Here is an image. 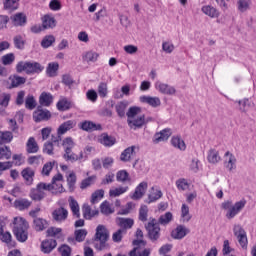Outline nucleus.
<instances>
[{
    "label": "nucleus",
    "mask_w": 256,
    "mask_h": 256,
    "mask_svg": "<svg viewBox=\"0 0 256 256\" xmlns=\"http://www.w3.org/2000/svg\"><path fill=\"white\" fill-rule=\"evenodd\" d=\"M53 43H55V36L48 35L42 39L41 47H43V49H49V47H51V45H53Z\"/></svg>",
    "instance_id": "obj_58"
},
{
    "label": "nucleus",
    "mask_w": 256,
    "mask_h": 256,
    "mask_svg": "<svg viewBox=\"0 0 256 256\" xmlns=\"http://www.w3.org/2000/svg\"><path fill=\"white\" fill-rule=\"evenodd\" d=\"M80 128L83 131H99V129H101V125H97L91 121H84L81 123Z\"/></svg>",
    "instance_id": "obj_47"
},
{
    "label": "nucleus",
    "mask_w": 256,
    "mask_h": 256,
    "mask_svg": "<svg viewBox=\"0 0 256 256\" xmlns=\"http://www.w3.org/2000/svg\"><path fill=\"white\" fill-rule=\"evenodd\" d=\"M109 93L108 87H107V83L106 82H101L98 85V95L99 97H101L102 99H105V97H107Z\"/></svg>",
    "instance_id": "obj_61"
},
{
    "label": "nucleus",
    "mask_w": 256,
    "mask_h": 256,
    "mask_svg": "<svg viewBox=\"0 0 256 256\" xmlns=\"http://www.w3.org/2000/svg\"><path fill=\"white\" fill-rule=\"evenodd\" d=\"M155 87L157 91H159L163 95H175V93H177L175 87L170 86L169 84H165L163 82H156Z\"/></svg>",
    "instance_id": "obj_18"
},
{
    "label": "nucleus",
    "mask_w": 256,
    "mask_h": 256,
    "mask_svg": "<svg viewBox=\"0 0 256 256\" xmlns=\"http://www.w3.org/2000/svg\"><path fill=\"white\" fill-rule=\"evenodd\" d=\"M11 148L9 146H0V159H6L9 160L11 159Z\"/></svg>",
    "instance_id": "obj_59"
},
{
    "label": "nucleus",
    "mask_w": 256,
    "mask_h": 256,
    "mask_svg": "<svg viewBox=\"0 0 256 256\" xmlns=\"http://www.w3.org/2000/svg\"><path fill=\"white\" fill-rule=\"evenodd\" d=\"M46 237H51L52 239H63V229L51 226L46 231Z\"/></svg>",
    "instance_id": "obj_27"
},
{
    "label": "nucleus",
    "mask_w": 256,
    "mask_h": 256,
    "mask_svg": "<svg viewBox=\"0 0 256 256\" xmlns=\"http://www.w3.org/2000/svg\"><path fill=\"white\" fill-rule=\"evenodd\" d=\"M25 107L27 109H29V111H33V109H35L37 107V100H35V96L29 94L27 97H26V100H25Z\"/></svg>",
    "instance_id": "obj_53"
},
{
    "label": "nucleus",
    "mask_w": 256,
    "mask_h": 256,
    "mask_svg": "<svg viewBox=\"0 0 256 256\" xmlns=\"http://www.w3.org/2000/svg\"><path fill=\"white\" fill-rule=\"evenodd\" d=\"M10 19L15 27H23L27 23V16L23 13H16Z\"/></svg>",
    "instance_id": "obj_30"
},
{
    "label": "nucleus",
    "mask_w": 256,
    "mask_h": 256,
    "mask_svg": "<svg viewBox=\"0 0 256 256\" xmlns=\"http://www.w3.org/2000/svg\"><path fill=\"white\" fill-rule=\"evenodd\" d=\"M236 164H237V158L235 157V155L227 151L224 154V166L226 167V169H228V171H233V169H237Z\"/></svg>",
    "instance_id": "obj_16"
},
{
    "label": "nucleus",
    "mask_w": 256,
    "mask_h": 256,
    "mask_svg": "<svg viewBox=\"0 0 256 256\" xmlns=\"http://www.w3.org/2000/svg\"><path fill=\"white\" fill-rule=\"evenodd\" d=\"M201 11L204 13V15L211 17V19H217V17L220 15L219 10L211 5L203 6Z\"/></svg>",
    "instance_id": "obj_34"
},
{
    "label": "nucleus",
    "mask_w": 256,
    "mask_h": 256,
    "mask_svg": "<svg viewBox=\"0 0 256 256\" xmlns=\"http://www.w3.org/2000/svg\"><path fill=\"white\" fill-rule=\"evenodd\" d=\"M140 99L142 103H147L150 107L155 108L161 106V99L159 97L142 96Z\"/></svg>",
    "instance_id": "obj_36"
},
{
    "label": "nucleus",
    "mask_w": 256,
    "mask_h": 256,
    "mask_svg": "<svg viewBox=\"0 0 256 256\" xmlns=\"http://www.w3.org/2000/svg\"><path fill=\"white\" fill-rule=\"evenodd\" d=\"M136 240L133 241L134 247H146L147 246V241L143 240V230L137 229L136 230Z\"/></svg>",
    "instance_id": "obj_41"
},
{
    "label": "nucleus",
    "mask_w": 256,
    "mask_h": 256,
    "mask_svg": "<svg viewBox=\"0 0 256 256\" xmlns=\"http://www.w3.org/2000/svg\"><path fill=\"white\" fill-rule=\"evenodd\" d=\"M66 183H67L68 191L70 193H73L77 185V174L75 173V171H70L66 175Z\"/></svg>",
    "instance_id": "obj_20"
},
{
    "label": "nucleus",
    "mask_w": 256,
    "mask_h": 256,
    "mask_svg": "<svg viewBox=\"0 0 256 256\" xmlns=\"http://www.w3.org/2000/svg\"><path fill=\"white\" fill-rule=\"evenodd\" d=\"M26 152L28 154L39 153V144L35 137H29L26 142Z\"/></svg>",
    "instance_id": "obj_29"
},
{
    "label": "nucleus",
    "mask_w": 256,
    "mask_h": 256,
    "mask_svg": "<svg viewBox=\"0 0 256 256\" xmlns=\"http://www.w3.org/2000/svg\"><path fill=\"white\" fill-rule=\"evenodd\" d=\"M103 197H105V191L103 189L96 190L91 195L92 205H95V203H99Z\"/></svg>",
    "instance_id": "obj_52"
},
{
    "label": "nucleus",
    "mask_w": 256,
    "mask_h": 256,
    "mask_svg": "<svg viewBox=\"0 0 256 256\" xmlns=\"http://www.w3.org/2000/svg\"><path fill=\"white\" fill-rule=\"evenodd\" d=\"M137 151H139L138 146H130L126 148L120 155V161H123V163H129V161H133V159L137 157Z\"/></svg>",
    "instance_id": "obj_12"
},
{
    "label": "nucleus",
    "mask_w": 256,
    "mask_h": 256,
    "mask_svg": "<svg viewBox=\"0 0 256 256\" xmlns=\"http://www.w3.org/2000/svg\"><path fill=\"white\" fill-rule=\"evenodd\" d=\"M95 237V249H97V251H105V249H109V244H107V241H109V230H107V227L98 225Z\"/></svg>",
    "instance_id": "obj_3"
},
{
    "label": "nucleus",
    "mask_w": 256,
    "mask_h": 256,
    "mask_svg": "<svg viewBox=\"0 0 256 256\" xmlns=\"http://www.w3.org/2000/svg\"><path fill=\"white\" fill-rule=\"evenodd\" d=\"M57 71H59L58 62H50L46 68V75L48 77H57Z\"/></svg>",
    "instance_id": "obj_42"
},
{
    "label": "nucleus",
    "mask_w": 256,
    "mask_h": 256,
    "mask_svg": "<svg viewBox=\"0 0 256 256\" xmlns=\"http://www.w3.org/2000/svg\"><path fill=\"white\" fill-rule=\"evenodd\" d=\"M127 123L128 127H130V129H133L134 131L136 129H141V127H143V125L147 123V121H145V114L140 115L136 118L127 119Z\"/></svg>",
    "instance_id": "obj_17"
},
{
    "label": "nucleus",
    "mask_w": 256,
    "mask_h": 256,
    "mask_svg": "<svg viewBox=\"0 0 256 256\" xmlns=\"http://www.w3.org/2000/svg\"><path fill=\"white\" fill-rule=\"evenodd\" d=\"M54 249H57V240L46 238L40 244V251L45 255H49Z\"/></svg>",
    "instance_id": "obj_13"
},
{
    "label": "nucleus",
    "mask_w": 256,
    "mask_h": 256,
    "mask_svg": "<svg viewBox=\"0 0 256 256\" xmlns=\"http://www.w3.org/2000/svg\"><path fill=\"white\" fill-rule=\"evenodd\" d=\"M63 159L70 161V163L77 162V154L73 153V150H65L63 154Z\"/></svg>",
    "instance_id": "obj_62"
},
{
    "label": "nucleus",
    "mask_w": 256,
    "mask_h": 256,
    "mask_svg": "<svg viewBox=\"0 0 256 256\" xmlns=\"http://www.w3.org/2000/svg\"><path fill=\"white\" fill-rule=\"evenodd\" d=\"M245 205H247V200L245 199H242L236 202L234 205L231 200H227L222 203L221 207L222 209H224V211H227L226 213L227 219H234L236 215H239V213L243 211V209L245 208Z\"/></svg>",
    "instance_id": "obj_2"
},
{
    "label": "nucleus",
    "mask_w": 256,
    "mask_h": 256,
    "mask_svg": "<svg viewBox=\"0 0 256 256\" xmlns=\"http://www.w3.org/2000/svg\"><path fill=\"white\" fill-rule=\"evenodd\" d=\"M97 180V176L92 175L86 179H83L80 183V189H87V187H91Z\"/></svg>",
    "instance_id": "obj_56"
},
{
    "label": "nucleus",
    "mask_w": 256,
    "mask_h": 256,
    "mask_svg": "<svg viewBox=\"0 0 256 256\" xmlns=\"http://www.w3.org/2000/svg\"><path fill=\"white\" fill-rule=\"evenodd\" d=\"M68 217L69 210L63 206L54 209L52 212V219L56 221V223H64V221H67Z\"/></svg>",
    "instance_id": "obj_11"
},
{
    "label": "nucleus",
    "mask_w": 256,
    "mask_h": 256,
    "mask_svg": "<svg viewBox=\"0 0 256 256\" xmlns=\"http://www.w3.org/2000/svg\"><path fill=\"white\" fill-rule=\"evenodd\" d=\"M221 161V156H219V151L212 149L208 152V162L209 163H219Z\"/></svg>",
    "instance_id": "obj_51"
},
{
    "label": "nucleus",
    "mask_w": 256,
    "mask_h": 256,
    "mask_svg": "<svg viewBox=\"0 0 256 256\" xmlns=\"http://www.w3.org/2000/svg\"><path fill=\"white\" fill-rule=\"evenodd\" d=\"M1 62L4 65H13V63L15 62V54L8 53V54L3 55L1 57Z\"/></svg>",
    "instance_id": "obj_63"
},
{
    "label": "nucleus",
    "mask_w": 256,
    "mask_h": 256,
    "mask_svg": "<svg viewBox=\"0 0 256 256\" xmlns=\"http://www.w3.org/2000/svg\"><path fill=\"white\" fill-rule=\"evenodd\" d=\"M33 227L35 231H38V232L45 231V229L49 227V222L43 218H35L33 220Z\"/></svg>",
    "instance_id": "obj_33"
},
{
    "label": "nucleus",
    "mask_w": 256,
    "mask_h": 256,
    "mask_svg": "<svg viewBox=\"0 0 256 256\" xmlns=\"http://www.w3.org/2000/svg\"><path fill=\"white\" fill-rule=\"evenodd\" d=\"M40 107H51L53 104V95L49 92H42L39 96Z\"/></svg>",
    "instance_id": "obj_25"
},
{
    "label": "nucleus",
    "mask_w": 256,
    "mask_h": 256,
    "mask_svg": "<svg viewBox=\"0 0 256 256\" xmlns=\"http://www.w3.org/2000/svg\"><path fill=\"white\" fill-rule=\"evenodd\" d=\"M127 107H129L128 101H120L116 104L115 109L118 117H125V111H127Z\"/></svg>",
    "instance_id": "obj_44"
},
{
    "label": "nucleus",
    "mask_w": 256,
    "mask_h": 256,
    "mask_svg": "<svg viewBox=\"0 0 256 256\" xmlns=\"http://www.w3.org/2000/svg\"><path fill=\"white\" fill-rule=\"evenodd\" d=\"M10 81V87L12 89H15L17 87H20V85H25L27 83V78L19 75H12L9 77Z\"/></svg>",
    "instance_id": "obj_32"
},
{
    "label": "nucleus",
    "mask_w": 256,
    "mask_h": 256,
    "mask_svg": "<svg viewBox=\"0 0 256 256\" xmlns=\"http://www.w3.org/2000/svg\"><path fill=\"white\" fill-rule=\"evenodd\" d=\"M191 230L184 225H178L175 230L172 231L173 239H183L185 236L189 235Z\"/></svg>",
    "instance_id": "obj_21"
},
{
    "label": "nucleus",
    "mask_w": 256,
    "mask_h": 256,
    "mask_svg": "<svg viewBox=\"0 0 256 256\" xmlns=\"http://www.w3.org/2000/svg\"><path fill=\"white\" fill-rule=\"evenodd\" d=\"M116 179L119 183H127V181H131V178L129 177V172L126 170H120L116 174Z\"/></svg>",
    "instance_id": "obj_50"
},
{
    "label": "nucleus",
    "mask_w": 256,
    "mask_h": 256,
    "mask_svg": "<svg viewBox=\"0 0 256 256\" xmlns=\"http://www.w3.org/2000/svg\"><path fill=\"white\" fill-rule=\"evenodd\" d=\"M3 5L7 11H16L19 9V0H4Z\"/></svg>",
    "instance_id": "obj_48"
},
{
    "label": "nucleus",
    "mask_w": 256,
    "mask_h": 256,
    "mask_svg": "<svg viewBox=\"0 0 256 256\" xmlns=\"http://www.w3.org/2000/svg\"><path fill=\"white\" fill-rule=\"evenodd\" d=\"M233 231L242 249H247V245H249V240H247V232H245V229H243L241 225H235Z\"/></svg>",
    "instance_id": "obj_7"
},
{
    "label": "nucleus",
    "mask_w": 256,
    "mask_h": 256,
    "mask_svg": "<svg viewBox=\"0 0 256 256\" xmlns=\"http://www.w3.org/2000/svg\"><path fill=\"white\" fill-rule=\"evenodd\" d=\"M13 141V133L6 131L0 132V145H4V143H11Z\"/></svg>",
    "instance_id": "obj_57"
},
{
    "label": "nucleus",
    "mask_w": 256,
    "mask_h": 256,
    "mask_svg": "<svg viewBox=\"0 0 256 256\" xmlns=\"http://www.w3.org/2000/svg\"><path fill=\"white\" fill-rule=\"evenodd\" d=\"M98 141L101 145H104V147H113V145L117 143V139H115V137L110 136L107 133H102L99 136Z\"/></svg>",
    "instance_id": "obj_23"
},
{
    "label": "nucleus",
    "mask_w": 256,
    "mask_h": 256,
    "mask_svg": "<svg viewBox=\"0 0 256 256\" xmlns=\"http://www.w3.org/2000/svg\"><path fill=\"white\" fill-rule=\"evenodd\" d=\"M55 165L57 167V161H55V160L46 162L42 167L41 175L43 177H49V175H51V172L53 171V167H55Z\"/></svg>",
    "instance_id": "obj_39"
},
{
    "label": "nucleus",
    "mask_w": 256,
    "mask_h": 256,
    "mask_svg": "<svg viewBox=\"0 0 256 256\" xmlns=\"http://www.w3.org/2000/svg\"><path fill=\"white\" fill-rule=\"evenodd\" d=\"M68 203L73 217H76V219H81V208L79 207V202H77L73 196H70Z\"/></svg>",
    "instance_id": "obj_19"
},
{
    "label": "nucleus",
    "mask_w": 256,
    "mask_h": 256,
    "mask_svg": "<svg viewBox=\"0 0 256 256\" xmlns=\"http://www.w3.org/2000/svg\"><path fill=\"white\" fill-rule=\"evenodd\" d=\"M43 65L39 62H28V75H35V73H42Z\"/></svg>",
    "instance_id": "obj_37"
},
{
    "label": "nucleus",
    "mask_w": 256,
    "mask_h": 256,
    "mask_svg": "<svg viewBox=\"0 0 256 256\" xmlns=\"http://www.w3.org/2000/svg\"><path fill=\"white\" fill-rule=\"evenodd\" d=\"M149 187V184L147 182L143 181L141 182L136 188L133 194L130 195L131 199L133 201H139V199H143L145 196V193H147V188Z\"/></svg>",
    "instance_id": "obj_14"
},
{
    "label": "nucleus",
    "mask_w": 256,
    "mask_h": 256,
    "mask_svg": "<svg viewBox=\"0 0 256 256\" xmlns=\"http://www.w3.org/2000/svg\"><path fill=\"white\" fill-rule=\"evenodd\" d=\"M149 217V207L147 205H141L139 208L138 219L142 223H147Z\"/></svg>",
    "instance_id": "obj_46"
},
{
    "label": "nucleus",
    "mask_w": 256,
    "mask_h": 256,
    "mask_svg": "<svg viewBox=\"0 0 256 256\" xmlns=\"http://www.w3.org/2000/svg\"><path fill=\"white\" fill-rule=\"evenodd\" d=\"M127 191H129L128 186H121L115 189H111L109 191V195L110 197H119L120 195H123V193H127Z\"/></svg>",
    "instance_id": "obj_54"
},
{
    "label": "nucleus",
    "mask_w": 256,
    "mask_h": 256,
    "mask_svg": "<svg viewBox=\"0 0 256 256\" xmlns=\"http://www.w3.org/2000/svg\"><path fill=\"white\" fill-rule=\"evenodd\" d=\"M0 241L4 243L8 249H14V247H17V242L13 240V235H11V232L5 231L3 226H0Z\"/></svg>",
    "instance_id": "obj_10"
},
{
    "label": "nucleus",
    "mask_w": 256,
    "mask_h": 256,
    "mask_svg": "<svg viewBox=\"0 0 256 256\" xmlns=\"http://www.w3.org/2000/svg\"><path fill=\"white\" fill-rule=\"evenodd\" d=\"M56 107L58 111H69L73 107V103L67 98H62L57 102Z\"/></svg>",
    "instance_id": "obj_38"
},
{
    "label": "nucleus",
    "mask_w": 256,
    "mask_h": 256,
    "mask_svg": "<svg viewBox=\"0 0 256 256\" xmlns=\"http://www.w3.org/2000/svg\"><path fill=\"white\" fill-rule=\"evenodd\" d=\"M63 181H65V178H63V174H61V172H58L56 175L53 176L51 183L46 184L47 191H51L53 195H61V193H65L67 190L62 184Z\"/></svg>",
    "instance_id": "obj_5"
},
{
    "label": "nucleus",
    "mask_w": 256,
    "mask_h": 256,
    "mask_svg": "<svg viewBox=\"0 0 256 256\" xmlns=\"http://www.w3.org/2000/svg\"><path fill=\"white\" fill-rule=\"evenodd\" d=\"M13 234L19 243H25L29 239V222L21 216L13 219Z\"/></svg>",
    "instance_id": "obj_1"
},
{
    "label": "nucleus",
    "mask_w": 256,
    "mask_h": 256,
    "mask_svg": "<svg viewBox=\"0 0 256 256\" xmlns=\"http://www.w3.org/2000/svg\"><path fill=\"white\" fill-rule=\"evenodd\" d=\"M172 134L173 132L170 128H165L154 135V143H161L163 141H167Z\"/></svg>",
    "instance_id": "obj_22"
},
{
    "label": "nucleus",
    "mask_w": 256,
    "mask_h": 256,
    "mask_svg": "<svg viewBox=\"0 0 256 256\" xmlns=\"http://www.w3.org/2000/svg\"><path fill=\"white\" fill-rule=\"evenodd\" d=\"M149 255H151V249L145 248L143 246H135V248L129 252V256H149Z\"/></svg>",
    "instance_id": "obj_35"
},
{
    "label": "nucleus",
    "mask_w": 256,
    "mask_h": 256,
    "mask_svg": "<svg viewBox=\"0 0 256 256\" xmlns=\"http://www.w3.org/2000/svg\"><path fill=\"white\" fill-rule=\"evenodd\" d=\"M161 197H163V192L161 189H159L157 186H153L148 194L149 203H155V201H159Z\"/></svg>",
    "instance_id": "obj_28"
},
{
    "label": "nucleus",
    "mask_w": 256,
    "mask_h": 256,
    "mask_svg": "<svg viewBox=\"0 0 256 256\" xmlns=\"http://www.w3.org/2000/svg\"><path fill=\"white\" fill-rule=\"evenodd\" d=\"M181 218L186 223H189V221H191V214H189V206H187V204H182Z\"/></svg>",
    "instance_id": "obj_60"
},
{
    "label": "nucleus",
    "mask_w": 256,
    "mask_h": 256,
    "mask_svg": "<svg viewBox=\"0 0 256 256\" xmlns=\"http://www.w3.org/2000/svg\"><path fill=\"white\" fill-rule=\"evenodd\" d=\"M171 145H173L175 149H179L180 151H185V149H187L185 141H183L180 136H173L171 139Z\"/></svg>",
    "instance_id": "obj_43"
},
{
    "label": "nucleus",
    "mask_w": 256,
    "mask_h": 256,
    "mask_svg": "<svg viewBox=\"0 0 256 256\" xmlns=\"http://www.w3.org/2000/svg\"><path fill=\"white\" fill-rule=\"evenodd\" d=\"M32 202L27 198H19L14 201V207L15 209H18V211H25L31 207Z\"/></svg>",
    "instance_id": "obj_26"
},
{
    "label": "nucleus",
    "mask_w": 256,
    "mask_h": 256,
    "mask_svg": "<svg viewBox=\"0 0 256 256\" xmlns=\"http://www.w3.org/2000/svg\"><path fill=\"white\" fill-rule=\"evenodd\" d=\"M75 125H77V123L74 120H67L63 122L57 130L58 137L53 139L52 143H59V141H61V135H65L67 131H71V129H73Z\"/></svg>",
    "instance_id": "obj_9"
},
{
    "label": "nucleus",
    "mask_w": 256,
    "mask_h": 256,
    "mask_svg": "<svg viewBox=\"0 0 256 256\" xmlns=\"http://www.w3.org/2000/svg\"><path fill=\"white\" fill-rule=\"evenodd\" d=\"M72 249L69 247V245L67 244H62L61 246H59L58 248V253L61 256H71L72 253Z\"/></svg>",
    "instance_id": "obj_64"
},
{
    "label": "nucleus",
    "mask_w": 256,
    "mask_h": 256,
    "mask_svg": "<svg viewBox=\"0 0 256 256\" xmlns=\"http://www.w3.org/2000/svg\"><path fill=\"white\" fill-rule=\"evenodd\" d=\"M144 227L150 241H159V238L161 237V227L159 226L157 219L150 217L149 221L144 225Z\"/></svg>",
    "instance_id": "obj_4"
},
{
    "label": "nucleus",
    "mask_w": 256,
    "mask_h": 256,
    "mask_svg": "<svg viewBox=\"0 0 256 256\" xmlns=\"http://www.w3.org/2000/svg\"><path fill=\"white\" fill-rule=\"evenodd\" d=\"M100 211L103 215H111V213H114L115 210L112 209L111 203L109 201H104L100 205Z\"/></svg>",
    "instance_id": "obj_55"
},
{
    "label": "nucleus",
    "mask_w": 256,
    "mask_h": 256,
    "mask_svg": "<svg viewBox=\"0 0 256 256\" xmlns=\"http://www.w3.org/2000/svg\"><path fill=\"white\" fill-rule=\"evenodd\" d=\"M33 121L35 123H41V121H49L51 119V111L43 109V106H38L32 114Z\"/></svg>",
    "instance_id": "obj_8"
},
{
    "label": "nucleus",
    "mask_w": 256,
    "mask_h": 256,
    "mask_svg": "<svg viewBox=\"0 0 256 256\" xmlns=\"http://www.w3.org/2000/svg\"><path fill=\"white\" fill-rule=\"evenodd\" d=\"M21 177L24 180L25 185L31 187L35 181V170L31 167H26L21 171Z\"/></svg>",
    "instance_id": "obj_15"
},
{
    "label": "nucleus",
    "mask_w": 256,
    "mask_h": 256,
    "mask_svg": "<svg viewBox=\"0 0 256 256\" xmlns=\"http://www.w3.org/2000/svg\"><path fill=\"white\" fill-rule=\"evenodd\" d=\"M82 213L84 219L91 220L93 217H97V215H99V210H93L89 204H84L82 206Z\"/></svg>",
    "instance_id": "obj_31"
},
{
    "label": "nucleus",
    "mask_w": 256,
    "mask_h": 256,
    "mask_svg": "<svg viewBox=\"0 0 256 256\" xmlns=\"http://www.w3.org/2000/svg\"><path fill=\"white\" fill-rule=\"evenodd\" d=\"M118 227L127 233V229H131L135 225V221L131 218H117Z\"/></svg>",
    "instance_id": "obj_24"
},
{
    "label": "nucleus",
    "mask_w": 256,
    "mask_h": 256,
    "mask_svg": "<svg viewBox=\"0 0 256 256\" xmlns=\"http://www.w3.org/2000/svg\"><path fill=\"white\" fill-rule=\"evenodd\" d=\"M173 221V213L166 212L165 214L161 215L157 221L158 225H169L170 222Z\"/></svg>",
    "instance_id": "obj_49"
},
{
    "label": "nucleus",
    "mask_w": 256,
    "mask_h": 256,
    "mask_svg": "<svg viewBox=\"0 0 256 256\" xmlns=\"http://www.w3.org/2000/svg\"><path fill=\"white\" fill-rule=\"evenodd\" d=\"M83 61H86V63H95L99 59V53L90 50L84 53L82 56Z\"/></svg>",
    "instance_id": "obj_45"
},
{
    "label": "nucleus",
    "mask_w": 256,
    "mask_h": 256,
    "mask_svg": "<svg viewBox=\"0 0 256 256\" xmlns=\"http://www.w3.org/2000/svg\"><path fill=\"white\" fill-rule=\"evenodd\" d=\"M45 191H47V183L40 182L36 185V188L30 190L29 197L32 201H42V199H45Z\"/></svg>",
    "instance_id": "obj_6"
},
{
    "label": "nucleus",
    "mask_w": 256,
    "mask_h": 256,
    "mask_svg": "<svg viewBox=\"0 0 256 256\" xmlns=\"http://www.w3.org/2000/svg\"><path fill=\"white\" fill-rule=\"evenodd\" d=\"M57 25L55 18L53 16L45 15L42 18V27L43 29H53Z\"/></svg>",
    "instance_id": "obj_40"
}]
</instances>
